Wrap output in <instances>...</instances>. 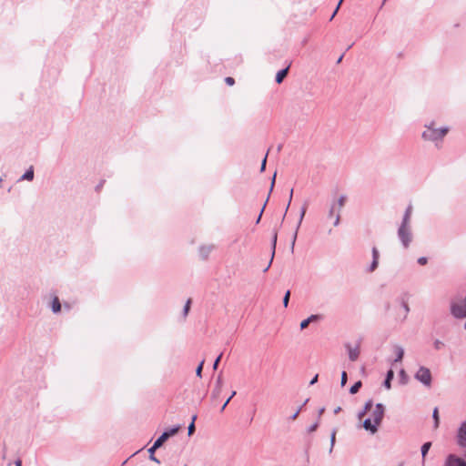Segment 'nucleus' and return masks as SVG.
I'll return each instance as SVG.
<instances>
[{
	"instance_id": "obj_38",
	"label": "nucleus",
	"mask_w": 466,
	"mask_h": 466,
	"mask_svg": "<svg viewBox=\"0 0 466 466\" xmlns=\"http://www.w3.org/2000/svg\"><path fill=\"white\" fill-rule=\"evenodd\" d=\"M267 199H268V198ZM267 202H268V200H266V202L264 203V205H263V207H262V208H261V210H260V212H259L258 217V218H256V223H257V224H258V223H259V221H260V219H261L262 213H263V211H264V208H265V207H266Z\"/></svg>"
},
{
	"instance_id": "obj_46",
	"label": "nucleus",
	"mask_w": 466,
	"mask_h": 466,
	"mask_svg": "<svg viewBox=\"0 0 466 466\" xmlns=\"http://www.w3.org/2000/svg\"><path fill=\"white\" fill-rule=\"evenodd\" d=\"M318 426H319L318 422H315L314 424H312V425H310V426L309 427L308 431H309V432H313V431H315L317 430Z\"/></svg>"
},
{
	"instance_id": "obj_28",
	"label": "nucleus",
	"mask_w": 466,
	"mask_h": 466,
	"mask_svg": "<svg viewBox=\"0 0 466 466\" xmlns=\"http://www.w3.org/2000/svg\"><path fill=\"white\" fill-rule=\"evenodd\" d=\"M222 391V389L221 388H214L212 393H211V399L212 400H216L219 397L220 393Z\"/></svg>"
},
{
	"instance_id": "obj_27",
	"label": "nucleus",
	"mask_w": 466,
	"mask_h": 466,
	"mask_svg": "<svg viewBox=\"0 0 466 466\" xmlns=\"http://www.w3.org/2000/svg\"><path fill=\"white\" fill-rule=\"evenodd\" d=\"M210 250H211L210 247H208V248L202 247V248H200V255L203 257V258H207Z\"/></svg>"
},
{
	"instance_id": "obj_20",
	"label": "nucleus",
	"mask_w": 466,
	"mask_h": 466,
	"mask_svg": "<svg viewBox=\"0 0 466 466\" xmlns=\"http://www.w3.org/2000/svg\"><path fill=\"white\" fill-rule=\"evenodd\" d=\"M432 418L434 420V428L437 429L440 424V418H439V410L438 408H435L432 412Z\"/></svg>"
},
{
	"instance_id": "obj_52",
	"label": "nucleus",
	"mask_w": 466,
	"mask_h": 466,
	"mask_svg": "<svg viewBox=\"0 0 466 466\" xmlns=\"http://www.w3.org/2000/svg\"><path fill=\"white\" fill-rule=\"evenodd\" d=\"M158 448H159V447H156V444H153V446H152L151 448H149V449H148V453H149V455H153V454H154V452H155V451H156L157 449H158Z\"/></svg>"
},
{
	"instance_id": "obj_49",
	"label": "nucleus",
	"mask_w": 466,
	"mask_h": 466,
	"mask_svg": "<svg viewBox=\"0 0 466 466\" xmlns=\"http://www.w3.org/2000/svg\"><path fill=\"white\" fill-rule=\"evenodd\" d=\"M300 410H301V407H299V408L295 411V413L291 415L290 420H296V419H297V417L299 416V414Z\"/></svg>"
},
{
	"instance_id": "obj_55",
	"label": "nucleus",
	"mask_w": 466,
	"mask_h": 466,
	"mask_svg": "<svg viewBox=\"0 0 466 466\" xmlns=\"http://www.w3.org/2000/svg\"><path fill=\"white\" fill-rule=\"evenodd\" d=\"M339 6L340 5H338L336 9L334 10L333 14H331L330 20H332L335 17L336 14L338 13V11L339 9Z\"/></svg>"
},
{
	"instance_id": "obj_45",
	"label": "nucleus",
	"mask_w": 466,
	"mask_h": 466,
	"mask_svg": "<svg viewBox=\"0 0 466 466\" xmlns=\"http://www.w3.org/2000/svg\"><path fill=\"white\" fill-rule=\"evenodd\" d=\"M427 262H428V258L426 257H420V258H418V263L420 265H422V266L426 265Z\"/></svg>"
},
{
	"instance_id": "obj_53",
	"label": "nucleus",
	"mask_w": 466,
	"mask_h": 466,
	"mask_svg": "<svg viewBox=\"0 0 466 466\" xmlns=\"http://www.w3.org/2000/svg\"><path fill=\"white\" fill-rule=\"evenodd\" d=\"M319 375L316 374L312 380L309 381V385H314L318 381Z\"/></svg>"
},
{
	"instance_id": "obj_44",
	"label": "nucleus",
	"mask_w": 466,
	"mask_h": 466,
	"mask_svg": "<svg viewBox=\"0 0 466 466\" xmlns=\"http://www.w3.org/2000/svg\"><path fill=\"white\" fill-rule=\"evenodd\" d=\"M221 357H222V354L218 355V358L215 360L214 363H213V370H217L218 369V363L221 360Z\"/></svg>"
},
{
	"instance_id": "obj_25",
	"label": "nucleus",
	"mask_w": 466,
	"mask_h": 466,
	"mask_svg": "<svg viewBox=\"0 0 466 466\" xmlns=\"http://www.w3.org/2000/svg\"><path fill=\"white\" fill-rule=\"evenodd\" d=\"M179 429H180V426L177 425V426H175V427H173V428H171V429H169V430H167V431H166L164 432L167 433V438H169V437L177 434V431H179Z\"/></svg>"
},
{
	"instance_id": "obj_29",
	"label": "nucleus",
	"mask_w": 466,
	"mask_h": 466,
	"mask_svg": "<svg viewBox=\"0 0 466 466\" xmlns=\"http://www.w3.org/2000/svg\"><path fill=\"white\" fill-rule=\"evenodd\" d=\"M401 306L403 308V310H404V316H403V319H406L409 312H410V307L408 305V303L404 300L401 301Z\"/></svg>"
},
{
	"instance_id": "obj_13",
	"label": "nucleus",
	"mask_w": 466,
	"mask_h": 466,
	"mask_svg": "<svg viewBox=\"0 0 466 466\" xmlns=\"http://www.w3.org/2000/svg\"><path fill=\"white\" fill-rule=\"evenodd\" d=\"M290 67V64L284 69L279 70L276 75V82L278 84H281L284 78L287 76L289 73V69Z\"/></svg>"
},
{
	"instance_id": "obj_15",
	"label": "nucleus",
	"mask_w": 466,
	"mask_h": 466,
	"mask_svg": "<svg viewBox=\"0 0 466 466\" xmlns=\"http://www.w3.org/2000/svg\"><path fill=\"white\" fill-rule=\"evenodd\" d=\"M393 377H394V372L392 370H390L387 372L386 379L383 382V385L387 390H390L391 388V380L393 379Z\"/></svg>"
},
{
	"instance_id": "obj_3",
	"label": "nucleus",
	"mask_w": 466,
	"mask_h": 466,
	"mask_svg": "<svg viewBox=\"0 0 466 466\" xmlns=\"http://www.w3.org/2000/svg\"><path fill=\"white\" fill-rule=\"evenodd\" d=\"M397 235L402 248H409L413 239L411 227L399 226Z\"/></svg>"
},
{
	"instance_id": "obj_41",
	"label": "nucleus",
	"mask_w": 466,
	"mask_h": 466,
	"mask_svg": "<svg viewBox=\"0 0 466 466\" xmlns=\"http://www.w3.org/2000/svg\"><path fill=\"white\" fill-rule=\"evenodd\" d=\"M225 82H226V84H227V85H228V86H233V85L235 84V80H234V78H233V77H231V76H227V77L225 78Z\"/></svg>"
},
{
	"instance_id": "obj_2",
	"label": "nucleus",
	"mask_w": 466,
	"mask_h": 466,
	"mask_svg": "<svg viewBox=\"0 0 466 466\" xmlns=\"http://www.w3.org/2000/svg\"><path fill=\"white\" fill-rule=\"evenodd\" d=\"M434 124L431 123V125L426 126V130L422 133V137L425 140L438 142L441 141L444 136L448 132L447 127H441V128H434Z\"/></svg>"
},
{
	"instance_id": "obj_62",
	"label": "nucleus",
	"mask_w": 466,
	"mask_h": 466,
	"mask_svg": "<svg viewBox=\"0 0 466 466\" xmlns=\"http://www.w3.org/2000/svg\"><path fill=\"white\" fill-rule=\"evenodd\" d=\"M280 150H281V145H279V146L278 147V151H280Z\"/></svg>"
},
{
	"instance_id": "obj_63",
	"label": "nucleus",
	"mask_w": 466,
	"mask_h": 466,
	"mask_svg": "<svg viewBox=\"0 0 466 466\" xmlns=\"http://www.w3.org/2000/svg\"><path fill=\"white\" fill-rule=\"evenodd\" d=\"M343 0H339V5H340L342 4Z\"/></svg>"
},
{
	"instance_id": "obj_51",
	"label": "nucleus",
	"mask_w": 466,
	"mask_h": 466,
	"mask_svg": "<svg viewBox=\"0 0 466 466\" xmlns=\"http://www.w3.org/2000/svg\"><path fill=\"white\" fill-rule=\"evenodd\" d=\"M276 176H277V173L275 172L273 177H272V179H271V185H270V189H269L270 192L273 190V187H274V185H275Z\"/></svg>"
},
{
	"instance_id": "obj_23",
	"label": "nucleus",
	"mask_w": 466,
	"mask_h": 466,
	"mask_svg": "<svg viewBox=\"0 0 466 466\" xmlns=\"http://www.w3.org/2000/svg\"><path fill=\"white\" fill-rule=\"evenodd\" d=\"M337 207H336V203H333L330 208H329V214H328V218H335V216H336V213H337Z\"/></svg>"
},
{
	"instance_id": "obj_31",
	"label": "nucleus",
	"mask_w": 466,
	"mask_h": 466,
	"mask_svg": "<svg viewBox=\"0 0 466 466\" xmlns=\"http://www.w3.org/2000/svg\"><path fill=\"white\" fill-rule=\"evenodd\" d=\"M203 365H204V360H201L196 369V375L199 378H201V376H202Z\"/></svg>"
},
{
	"instance_id": "obj_40",
	"label": "nucleus",
	"mask_w": 466,
	"mask_h": 466,
	"mask_svg": "<svg viewBox=\"0 0 466 466\" xmlns=\"http://www.w3.org/2000/svg\"><path fill=\"white\" fill-rule=\"evenodd\" d=\"M268 152H267L266 156L264 157L262 162H261V167H260V171L263 172L266 168V164H267V157H268Z\"/></svg>"
},
{
	"instance_id": "obj_18",
	"label": "nucleus",
	"mask_w": 466,
	"mask_h": 466,
	"mask_svg": "<svg viewBox=\"0 0 466 466\" xmlns=\"http://www.w3.org/2000/svg\"><path fill=\"white\" fill-rule=\"evenodd\" d=\"M34 178V170L33 167H30L29 169H27L25 174L22 176V179L25 180H33Z\"/></svg>"
},
{
	"instance_id": "obj_59",
	"label": "nucleus",
	"mask_w": 466,
	"mask_h": 466,
	"mask_svg": "<svg viewBox=\"0 0 466 466\" xmlns=\"http://www.w3.org/2000/svg\"><path fill=\"white\" fill-rule=\"evenodd\" d=\"M342 57H343V55H342V56H339V58H338L337 63H340V62H341V60H342Z\"/></svg>"
},
{
	"instance_id": "obj_10",
	"label": "nucleus",
	"mask_w": 466,
	"mask_h": 466,
	"mask_svg": "<svg viewBox=\"0 0 466 466\" xmlns=\"http://www.w3.org/2000/svg\"><path fill=\"white\" fill-rule=\"evenodd\" d=\"M306 211H307V203H305L302 208H301V210H300V216H299V224H298V227H297V229L293 235V238H292V242H291V250L293 251L294 249V246H295V242H296V239H297V235H298V229L302 222V219L306 214Z\"/></svg>"
},
{
	"instance_id": "obj_19",
	"label": "nucleus",
	"mask_w": 466,
	"mask_h": 466,
	"mask_svg": "<svg viewBox=\"0 0 466 466\" xmlns=\"http://www.w3.org/2000/svg\"><path fill=\"white\" fill-rule=\"evenodd\" d=\"M431 446V442H425L422 446H421V456H422V460L424 461L430 448Z\"/></svg>"
},
{
	"instance_id": "obj_34",
	"label": "nucleus",
	"mask_w": 466,
	"mask_h": 466,
	"mask_svg": "<svg viewBox=\"0 0 466 466\" xmlns=\"http://www.w3.org/2000/svg\"><path fill=\"white\" fill-rule=\"evenodd\" d=\"M335 436H336V430H333L332 432H331V436H330V449H329V452L332 451V449H333V446H334V443H335Z\"/></svg>"
},
{
	"instance_id": "obj_6",
	"label": "nucleus",
	"mask_w": 466,
	"mask_h": 466,
	"mask_svg": "<svg viewBox=\"0 0 466 466\" xmlns=\"http://www.w3.org/2000/svg\"><path fill=\"white\" fill-rule=\"evenodd\" d=\"M457 443L461 448H466V421H462L458 429Z\"/></svg>"
},
{
	"instance_id": "obj_26",
	"label": "nucleus",
	"mask_w": 466,
	"mask_h": 466,
	"mask_svg": "<svg viewBox=\"0 0 466 466\" xmlns=\"http://www.w3.org/2000/svg\"><path fill=\"white\" fill-rule=\"evenodd\" d=\"M190 305H191V299H188L184 306V309H183V318L186 319V317L187 316L188 314V311L190 309Z\"/></svg>"
},
{
	"instance_id": "obj_7",
	"label": "nucleus",
	"mask_w": 466,
	"mask_h": 466,
	"mask_svg": "<svg viewBox=\"0 0 466 466\" xmlns=\"http://www.w3.org/2000/svg\"><path fill=\"white\" fill-rule=\"evenodd\" d=\"M384 405L382 403H377L374 410L372 411L373 421L380 426L384 416Z\"/></svg>"
},
{
	"instance_id": "obj_32",
	"label": "nucleus",
	"mask_w": 466,
	"mask_h": 466,
	"mask_svg": "<svg viewBox=\"0 0 466 466\" xmlns=\"http://www.w3.org/2000/svg\"><path fill=\"white\" fill-rule=\"evenodd\" d=\"M236 395V391L233 390L232 393L230 394V396L226 400L225 403L222 405L220 410L223 411L227 405L229 403V401L231 400V399Z\"/></svg>"
},
{
	"instance_id": "obj_24",
	"label": "nucleus",
	"mask_w": 466,
	"mask_h": 466,
	"mask_svg": "<svg viewBox=\"0 0 466 466\" xmlns=\"http://www.w3.org/2000/svg\"><path fill=\"white\" fill-rule=\"evenodd\" d=\"M410 219H411V218L410 216L404 214L403 217H402V220H401V223L400 224V226L411 227Z\"/></svg>"
},
{
	"instance_id": "obj_54",
	"label": "nucleus",
	"mask_w": 466,
	"mask_h": 466,
	"mask_svg": "<svg viewBox=\"0 0 466 466\" xmlns=\"http://www.w3.org/2000/svg\"><path fill=\"white\" fill-rule=\"evenodd\" d=\"M149 459L157 463H160V461L153 454V455H149Z\"/></svg>"
},
{
	"instance_id": "obj_5",
	"label": "nucleus",
	"mask_w": 466,
	"mask_h": 466,
	"mask_svg": "<svg viewBox=\"0 0 466 466\" xmlns=\"http://www.w3.org/2000/svg\"><path fill=\"white\" fill-rule=\"evenodd\" d=\"M443 466H466V461L455 454H449Z\"/></svg>"
},
{
	"instance_id": "obj_50",
	"label": "nucleus",
	"mask_w": 466,
	"mask_h": 466,
	"mask_svg": "<svg viewBox=\"0 0 466 466\" xmlns=\"http://www.w3.org/2000/svg\"><path fill=\"white\" fill-rule=\"evenodd\" d=\"M367 412H368V410H365V409L363 408V410H361L358 413V418H359V419H361L362 417H364V416L366 415V413H367Z\"/></svg>"
},
{
	"instance_id": "obj_43",
	"label": "nucleus",
	"mask_w": 466,
	"mask_h": 466,
	"mask_svg": "<svg viewBox=\"0 0 466 466\" xmlns=\"http://www.w3.org/2000/svg\"><path fill=\"white\" fill-rule=\"evenodd\" d=\"M372 405H373L372 400H369L368 401H366V403L364 405V409L369 411L371 409Z\"/></svg>"
},
{
	"instance_id": "obj_14",
	"label": "nucleus",
	"mask_w": 466,
	"mask_h": 466,
	"mask_svg": "<svg viewBox=\"0 0 466 466\" xmlns=\"http://www.w3.org/2000/svg\"><path fill=\"white\" fill-rule=\"evenodd\" d=\"M394 352L396 354V358L394 360V362H399V361H401L402 359H403V356H404V350L401 346L400 345H395L394 346Z\"/></svg>"
},
{
	"instance_id": "obj_35",
	"label": "nucleus",
	"mask_w": 466,
	"mask_h": 466,
	"mask_svg": "<svg viewBox=\"0 0 466 466\" xmlns=\"http://www.w3.org/2000/svg\"><path fill=\"white\" fill-rule=\"evenodd\" d=\"M379 260L372 259V262L369 268L370 272H373L378 268Z\"/></svg>"
},
{
	"instance_id": "obj_1",
	"label": "nucleus",
	"mask_w": 466,
	"mask_h": 466,
	"mask_svg": "<svg viewBox=\"0 0 466 466\" xmlns=\"http://www.w3.org/2000/svg\"><path fill=\"white\" fill-rule=\"evenodd\" d=\"M450 312L455 319H466V295L464 299L453 298L451 299Z\"/></svg>"
},
{
	"instance_id": "obj_16",
	"label": "nucleus",
	"mask_w": 466,
	"mask_h": 466,
	"mask_svg": "<svg viewBox=\"0 0 466 466\" xmlns=\"http://www.w3.org/2000/svg\"><path fill=\"white\" fill-rule=\"evenodd\" d=\"M61 310V303L57 297H55L52 300V311L57 313Z\"/></svg>"
},
{
	"instance_id": "obj_33",
	"label": "nucleus",
	"mask_w": 466,
	"mask_h": 466,
	"mask_svg": "<svg viewBox=\"0 0 466 466\" xmlns=\"http://www.w3.org/2000/svg\"><path fill=\"white\" fill-rule=\"evenodd\" d=\"M289 298H290V291L288 290L285 293L284 298H283V305H284L285 308H287L288 305H289Z\"/></svg>"
},
{
	"instance_id": "obj_9",
	"label": "nucleus",
	"mask_w": 466,
	"mask_h": 466,
	"mask_svg": "<svg viewBox=\"0 0 466 466\" xmlns=\"http://www.w3.org/2000/svg\"><path fill=\"white\" fill-rule=\"evenodd\" d=\"M346 349L348 350L349 359L351 361H356L360 356V346L356 345L352 348L350 344H346Z\"/></svg>"
},
{
	"instance_id": "obj_48",
	"label": "nucleus",
	"mask_w": 466,
	"mask_h": 466,
	"mask_svg": "<svg viewBox=\"0 0 466 466\" xmlns=\"http://www.w3.org/2000/svg\"><path fill=\"white\" fill-rule=\"evenodd\" d=\"M309 320H308L307 319H304V320H302V321L300 322V329H306V328L309 326Z\"/></svg>"
},
{
	"instance_id": "obj_21",
	"label": "nucleus",
	"mask_w": 466,
	"mask_h": 466,
	"mask_svg": "<svg viewBox=\"0 0 466 466\" xmlns=\"http://www.w3.org/2000/svg\"><path fill=\"white\" fill-rule=\"evenodd\" d=\"M361 385H362V383H361V381H360V380H359V381L355 382V383L350 387V394H355V393H357V392L360 390V389Z\"/></svg>"
},
{
	"instance_id": "obj_4",
	"label": "nucleus",
	"mask_w": 466,
	"mask_h": 466,
	"mask_svg": "<svg viewBox=\"0 0 466 466\" xmlns=\"http://www.w3.org/2000/svg\"><path fill=\"white\" fill-rule=\"evenodd\" d=\"M414 378L426 387L431 386V370L426 367H420L417 372L415 373Z\"/></svg>"
},
{
	"instance_id": "obj_57",
	"label": "nucleus",
	"mask_w": 466,
	"mask_h": 466,
	"mask_svg": "<svg viewBox=\"0 0 466 466\" xmlns=\"http://www.w3.org/2000/svg\"><path fill=\"white\" fill-rule=\"evenodd\" d=\"M15 466H22V461L20 459L15 461Z\"/></svg>"
},
{
	"instance_id": "obj_47",
	"label": "nucleus",
	"mask_w": 466,
	"mask_h": 466,
	"mask_svg": "<svg viewBox=\"0 0 466 466\" xmlns=\"http://www.w3.org/2000/svg\"><path fill=\"white\" fill-rule=\"evenodd\" d=\"M404 214H405V215H408V216H410V217L411 218V214H412V206H411L410 204L407 207V208H406V210H405Z\"/></svg>"
},
{
	"instance_id": "obj_11",
	"label": "nucleus",
	"mask_w": 466,
	"mask_h": 466,
	"mask_svg": "<svg viewBox=\"0 0 466 466\" xmlns=\"http://www.w3.org/2000/svg\"><path fill=\"white\" fill-rule=\"evenodd\" d=\"M378 427H379V425H377L374 421L372 423L370 419H366L363 421V428L366 431H370V433H372V434H374L378 431Z\"/></svg>"
},
{
	"instance_id": "obj_22",
	"label": "nucleus",
	"mask_w": 466,
	"mask_h": 466,
	"mask_svg": "<svg viewBox=\"0 0 466 466\" xmlns=\"http://www.w3.org/2000/svg\"><path fill=\"white\" fill-rule=\"evenodd\" d=\"M197 419V415H194L192 417V421L190 422V424L188 425V428H187V431H188V435H192L196 430V427H195V420Z\"/></svg>"
},
{
	"instance_id": "obj_37",
	"label": "nucleus",
	"mask_w": 466,
	"mask_h": 466,
	"mask_svg": "<svg viewBox=\"0 0 466 466\" xmlns=\"http://www.w3.org/2000/svg\"><path fill=\"white\" fill-rule=\"evenodd\" d=\"M379 257H380L379 251H378L377 248L374 247L372 248V259L379 260Z\"/></svg>"
},
{
	"instance_id": "obj_64",
	"label": "nucleus",
	"mask_w": 466,
	"mask_h": 466,
	"mask_svg": "<svg viewBox=\"0 0 466 466\" xmlns=\"http://www.w3.org/2000/svg\"><path fill=\"white\" fill-rule=\"evenodd\" d=\"M464 329H466V320H465V323H464Z\"/></svg>"
},
{
	"instance_id": "obj_61",
	"label": "nucleus",
	"mask_w": 466,
	"mask_h": 466,
	"mask_svg": "<svg viewBox=\"0 0 466 466\" xmlns=\"http://www.w3.org/2000/svg\"><path fill=\"white\" fill-rule=\"evenodd\" d=\"M400 375H401V377H404L405 371L403 370H400Z\"/></svg>"
},
{
	"instance_id": "obj_39",
	"label": "nucleus",
	"mask_w": 466,
	"mask_h": 466,
	"mask_svg": "<svg viewBox=\"0 0 466 466\" xmlns=\"http://www.w3.org/2000/svg\"><path fill=\"white\" fill-rule=\"evenodd\" d=\"M320 319V316L319 315H310L307 319L309 320V323L311 322H314L318 319Z\"/></svg>"
},
{
	"instance_id": "obj_8",
	"label": "nucleus",
	"mask_w": 466,
	"mask_h": 466,
	"mask_svg": "<svg viewBox=\"0 0 466 466\" xmlns=\"http://www.w3.org/2000/svg\"><path fill=\"white\" fill-rule=\"evenodd\" d=\"M345 201H346V196L342 195L339 198L337 203H336V207H337V213H336V216H335V221L333 222V225L335 227L339 226V221H340V210L341 208L344 207L345 205Z\"/></svg>"
},
{
	"instance_id": "obj_12",
	"label": "nucleus",
	"mask_w": 466,
	"mask_h": 466,
	"mask_svg": "<svg viewBox=\"0 0 466 466\" xmlns=\"http://www.w3.org/2000/svg\"><path fill=\"white\" fill-rule=\"evenodd\" d=\"M277 239H278V234H277V232H274L273 237H272V245H271L272 254H271V258H270V260H269L268 266L263 270L264 272L268 270V268H270L271 263L273 261L275 250H276Z\"/></svg>"
},
{
	"instance_id": "obj_60",
	"label": "nucleus",
	"mask_w": 466,
	"mask_h": 466,
	"mask_svg": "<svg viewBox=\"0 0 466 466\" xmlns=\"http://www.w3.org/2000/svg\"><path fill=\"white\" fill-rule=\"evenodd\" d=\"M323 412H324V408H322V409H320V410H319V416H320Z\"/></svg>"
},
{
	"instance_id": "obj_42",
	"label": "nucleus",
	"mask_w": 466,
	"mask_h": 466,
	"mask_svg": "<svg viewBox=\"0 0 466 466\" xmlns=\"http://www.w3.org/2000/svg\"><path fill=\"white\" fill-rule=\"evenodd\" d=\"M222 385H223L222 378H221V376L219 375V376L217 378L215 387H216V388H221V389H222Z\"/></svg>"
},
{
	"instance_id": "obj_17",
	"label": "nucleus",
	"mask_w": 466,
	"mask_h": 466,
	"mask_svg": "<svg viewBox=\"0 0 466 466\" xmlns=\"http://www.w3.org/2000/svg\"><path fill=\"white\" fill-rule=\"evenodd\" d=\"M167 434L163 432L154 442L156 447H161L162 444L167 440Z\"/></svg>"
},
{
	"instance_id": "obj_56",
	"label": "nucleus",
	"mask_w": 466,
	"mask_h": 466,
	"mask_svg": "<svg viewBox=\"0 0 466 466\" xmlns=\"http://www.w3.org/2000/svg\"><path fill=\"white\" fill-rule=\"evenodd\" d=\"M292 196H293V188H291L290 190V194H289V203H288V206H287V208H286V211L288 210L289 205H290V202H291V199H292Z\"/></svg>"
},
{
	"instance_id": "obj_36",
	"label": "nucleus",
	"mask_w": 466,
	"mask_h": 466,
	"mask_svg": "<svg viewBox=\"0 0 466 466\" xmlns=\"http://www.w3.org/2000/svg\"><path fill=\"white\" fill-rule=\"evenodd\" d=\"M347 380H348L347 372L346 371H342V373H341V381H340L341 387L345 386V384L347 383Z\"/></svg>"
},
{
	"instance_id": "obj_30",
	"label": "nucleus",
	"mask_w": 466,
	"mask_h": 466,
	"mask_svg": "<svg viewBox=\"0 0 466 466\" xmlns=\"http://www.w3.org/2000/svg\"><path fill=\"white\" fill-rule=\"evenodd\" d=\"M433 347L436 350H440L441 349H442L444 347V343L441 340L437 339L433 342Z\"/></svg>"
},
{
	"instance_id": "obj_58",
	"label": "nucleus",
	"mask_w": 466,
	"mask_h": 466,
	"mask_svg": "<svg viewBox=\"0 0 466 466\" xmlns=\"http://www.w3.org/2000/svg\"><path fill=\"white\" fill-rule=\"evenodd\" d=\"M340 410H341V408H340V407H337V408L334 410V413H335V414H337V413H339Z\"/></svg>"
}]
</instances>
